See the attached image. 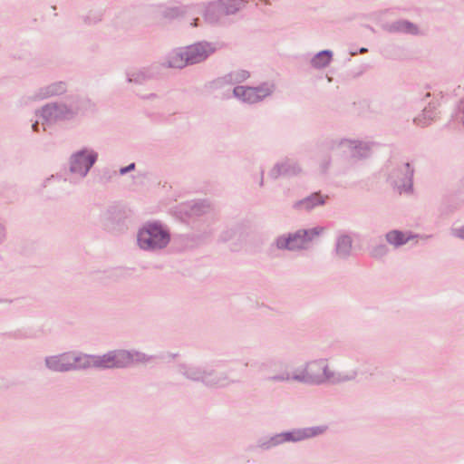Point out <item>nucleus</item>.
Segmentation results:
<instances>
[{"instance_id": "f03ea898", "label": "nucleus", "mask_w": 464, "mask_h": 464, "mask_svg": "<svg viewBox=\"0 0 464 464\" xmlns=\"http://www.w3.org/2000/svg\"><path fill=\"white\" fill-rule=\"evenodd\" d=\"M307 384L322 385L324 383L338 384L355 379L356 372H341L330 367L329 360L318 358L305 362Z\"/></svg>"}, {"instance_id": "0eeeda50", "label": "nucleus", "mask_w": 464, "mask_h": 464, "mask_svg": "<svg viewBox=\"0 0 464 464\" xmlns=\"http://www.w3.org/2000/svg\"><path fill=\"white\" fill-rule=\"evenodd\" d=\"M268 367L274 368V371L266 377V380L269 382H298L307 384L305 363L291 369L283 361H271L268 362Z\"/></svg>"}, {"instance_id": "4be33fe9", "label": "nucleus", "mask_w": 464, "mask_h": 464, "mask_svg": "<svg viewBox=\"0 0 464 464\" xmlns=\"http://www.w3.org/2000/svg\"><path fill=\"white\" fill-rule=\"evenodd\" d=\"M250 73L246 70H236L226 75L224 78L218 80L217 84L222 86L224 84H237L246 81Z\"/></svg>"}, {"instance_id": "2eb2a0df", "label": "nucleus", "mask_w": 464, "mask_h": 464, "mask_svg": "<svg viewBox=\"0 0 464 464\" xmlns=\"http://www.w3.org/2000/svg\"><path fill=\"white\" fill-rule=\"evenodd\" d=\"M68 372L82 371L94 368V354L82 352L68 351Z\"/></svg>"}, {"instance_id": "c85d7f7f", "label": "nucleus", "mask_w": 464, "mask_h": 464, "mask_svg": "<svg viewBox=\"0 0 464 464\" xmlns=\"http://www.w3.org/2000/svg\"><path fill=\"white\" fill-rule=\"evenodd\" d=\"M135 169V164H134V163H131V164H130V165H129V166H127V167L121 168V169H120V173H121V175H123V174H126L127 172H129V171H130V170H132V169Z\"/></svg>"}, {"instance_id": "20e7f679", "label": "nucleus", "mask_w": 464, "mask_h": 464, "mask_svg": "<svg viewBox=\"0 0 464 464\" xmlns=\"http://www.w3.org/2000/svg\"><path fill=\"white\" fill-rule=\"evenodd\" d=\"M149 361L148 355L138 351L112 350L103 354H94V368L119 369Z\"/></svg>"}, {"instance_id": "f8f14e48", "label": "nucleus", "mask_w": 464, "mask_h": 464, "mask_svg": "<svg viewBox=\"0 0 464 464\" xmlns=\"http://www.w3.org/2000/svg\"><path fill=\"white\" fill-rule=\"evenodd\" d=\"M246 5L245 0H220L209 4L205 12V18L214 23L222 15L233 14L242 9Z\"/></svg>"}, {"instance_id": "6e6552de", "label": "nucleus", "mask_w": 464, "mask_h": 464, "mask_svg": "<svg viewBox=\"0 0 464 464\" xmlns=\"http://www.w3.org/2000/svg\"><path fill=\"white\" fill-rule=\"evenodd\" d=\"M323 227H314L311 229H302L295 233L284 234L277 237L274 241V246L280 250L297 251L305 249L308 244L322 232Z\"/></svg>"}, {"instance_id": "9d476101", "label": "nucleus", "mask_w": 464, "mask_h": 464, "mask_svg": "<svg viewBox=\"0 0 464 464\" xmlns=\"http://www.w3.org/2000/svg\"><path fill=\"white\" fill-rule=\"evenodd\" d=\"M98 159V154L92 149H82L72 154L69 161L70 172L80 178H84Z\"/></svg>"}, {"instance_id": "dca6fc26", "label": "nucleus", "mask_w": 464, "mask_h": 464, "mask_svg": "<svg viewBox=\"0 0 464 464\" xmlns=\"http://www.w3.org/2000/svg\"><path fill=\"white\" fill-rule=\"evenodd\" d=\"M44 368L51 372H69L68 351L49 354L44 358Z\"/></svg>"}, {"instance_id": "6ab92c4d", "label": "nucleus", "mask_w": 464, "mask_h": 464, "mask_svg": "<svg viewBox=\"0 0 464 464\" xmlns=\"http://www.w3.org/2000/svg\"><path fill=\"white\" fill-rule=\"evenodd\" d=\"M416 237L411 232H402L396 229L389 231L385 235L386 241L394 247H400Z\"/></svg>"}, {"instance_id": "1a4fd4ad", "label": "nucleus", "mask_w": 464, "mask_h": 464, "mask_svg": "<svg viewBox=\"0 0 464 464\" xmlns=\"http://www.w3.org/2000/svg\"><path fill=\"white\" fill-rule=\"evenodd\" d=\"M78 111L79 107L72 102H53L43 106L38 112L44 125L70 120L74 117Z\"/></svg>"}, {"instance_id": "cd10ccee", "label": "nucleus", "mask_w": 464, "mask_h": 464, "mask_svg": "<svg viewBox=\"0 0 464 464\" xmlns=\"http://www.w3.org/2000/svg\"><path fill=\"white\" fill-rule=\"evenodd\" d=\"M452 235L460 239H464V227H455L452 229Z\"/></svg>"}, {"instance_id": "ddd939ff", "label": "nucleus", "mask_w": 464, "mask_h": 464, "mask_svg": "<svg viewBox=\"0 0 464 464\" xmlns=\"http://www.w3.org/2000/svg\"><path fill=\"white\" fill-rule=\"evenodd\" d=\"M413 169L409 162L401 163L389 174V180L400 193L410 191L412 186Z\"/></svg>"}, {"instance_id": "9b49d317", "label": "nucleus", "mask_w": 464, "mask_h": 464, "mask_svg": "<svg viewBox=\"0 0 464 464\" xmlns=\"http://www.w3.org/2000/svg\"><path fill=\"white\" fill-rule=\"evenodd\" d=\"M275 88L273 82H264L257 87L236 86L233 89V95L244 102L252 104L270 96Z\"/></svg>"}, {"instance_id": "5701e85b", "label": "nucleus", "mask_w": 464, "mask_h": 464, "mask_svg": "<svg viewBox=\"0 0 464 464\" xmlns=\"http://www.w3.org/2000/svg\"><path fill=\"white\" fill-rule=\"evenodd\" d=\"M333 53L329 50H324L316 53L311 60L313 67L320 69L326 67L332 61Z\"/></svg>"}, {"instance_id": "4468645a", "label": "nucleus", "mask_w": 464, "mask_h": 464, "mask_svg": "<svg viewBox=\"0 0 464 464\" xmlns=\"http://www.w3.org/2000/svg\"><path fill=\"white\" fill-rule=\"evenodd\" d=\"M332 150H339L342 152H349L353 157H365L369 153L371 147L368 142L356 140L340 139L333 140Z\"/></svg>"}, {"instance_id": "aec40b11", "label": "nucleus", "mask_w": 464, "mask_h": 464, "mask_svg": "<svg viewBox=\"0 0 464 464\" xmlns=\"http://www.w3.org/2000/svg\"><path fill=\"white\" fill-rule=\"evenodd\" d=\"M65 83L63 82H58L41 88L39 92L32 97V99H46L51 96L63 94L65 92ZM28 99H31V97H28Z\"/></svg>"}, {"instance_id": "7c9ffc66", "label": "nucleus", "mask_w": 464, "mask_h": 464, "mask_svg": "<svg viewBox=\"0 0 464 464\" xmlns=\"http://www.w3.org/2000/svg\"><path fill=\"white\" fill-rule=\"evenodd\" d=\"M38 121H35L33 125H32V129L34 130V131H39L38 130Z\"/></svg>"}, {"instance_id": "b1692460", "label": "nucleus", "mask_w": 464, "mask_h": 464, "mask_svg": "<svg viewBox=\"0 0 464 464\" xmlns=\"http://www.w3.org/2000/svg\"><path fill=\"white\" fill-rule=\"evenodd\" d=\"M392 30L410 34H417L419 33L418 27L414 24L404 20L393 23Z\"/></svg>"}, {"instance_id": "72a5a7b5", "label": "nucleus", "mask_w": 464, "mask_h": 464, "mask_svg": "<svg viewBox=\"0 0 464 464\" xmlns=\"http://www.w3.org/2000/svg\"><path fill=\"white\" fill-rule=\"evenodd\" d=\"M178 14H179L178 13H175V14H172L171 15L175 16V15H178Z\"/></svg>"}, {"instance_id": "412c9836", "label": "nucleus", "mask_w": 464, "mask_h": 464, "mask_svg": "<svg viewBox=\"0 0 464 464\" xmlns=\"http://www.w3.org/2000/svg\"><path fill=\"white\" fill-rule=\"evenodd\" d=\"M324 201L325 198L322 195L314 193L295 202V208L299 210L309 211L317 206L324 205Z\"/></svg>"}, {"instance_id": "a878e982", "label": "nucleus", "mask_w": 464, "mask_h": 464, "mask_svg": "<svg viewBox=\"0 0 464 464\" xmlns=\"http://www.w3.org/2000/svg\"><path fill=\"white\" fill-rule=\"evenodd\" d=\"M150 74L146 70H138L128 73V82L134 83H141L146 79L150 78Z\"/></svg>"}, {"instance_id": "473e14b6", "label": "nucleus", "mask_w": 464, "mask_h": 464, "mask_svg": "<svg viewBox=\"0 0 464 464\" xmlns=\"http://www.w3.org/2000/svg\"><path fill=\"white\" fill-rule=\"evenodd\" d=\"M430 92H427V93L425 94V97H430Z\"/></svg>"}, {"instance_id": "c756f323", "label": "nucleus", "mask_w": 464, "mask_h": 464, "mask_svg": "<svg viewBox=\"0 0 464 464\" xmlns=\"http://www.w3.org/2000/svg\"><path fill=\"white\" fill-rule=\"evenodd\" d=\"M5 228L4 225L0 222V244L3 243L5 239Z\"/></svg>"}, {"instance_id": "39448f33", "label": "nucleus", "mask_w": 464, "mask_h": 464, "mask_svg": "<svg viewBox=\"0 0 464 464\" xmlns=\"http://www.w3.org/2000/svg\"><path fill=\"white\" fill-rule=\"evenodd\" d=\"M179 372L187 379L201 382L211 388L227 387L235 382L227 372H217L207 370L193 363H183L179 366Z\"/></svg>"}, {"instance_id": "bb28decb", "label": "nucleus", "mask_w": 464, "mask_h": 464, "mask_svg": "<svg viewBox=\"0 0 464 464\" xmlns=\"http://www.w3.org/2000/svg\"><path fill=\"white\" fill-rule=\"evenodd\" d=\"M370 254L374 258H381L387 254V247L384 245L375 246L371 249Z\"/></svg>"}, {"instance_id": "f3484780", "label": "nucleus", "mask_w": 464, "mask_h": 464, "mask_svg": "<svg viewBox=\"0 0 464 464\" xmlns=\"http://www.w3.org/2000/svg\"><path fill=\"white\" fill-rule=\"evenodd\" d=\"M353 253V239L349 235L342 234L337 237L334 254L339 259L346 260Z\"/></svg>"}, {"instance_id": "a211bd4d", "label": "nucleus", "mask_w": 464, "mask_h": 464, "mask_svg": "<svg viewBox=\"0 0 464 464\" xmlns=\"http://www.w3.org/2000/svg\"><path fill=\"white\" fill-rule=\"evenodd\" d=\"M301 172V168L299 165L290 160H286L281 163L276 164L272 170L270 171V175L274 178H277L279 176H295Z\"/></svg>"}, {"instance_id": "393cba45", "label": "nucleus", "mask_w": 464, "mask_h": 464, "mask_svg": "<svg viewBox=\"0 0 464 464\" xmlns=\"http://www.w3.org/2000/svg\"><path fill=\"white\" fill-rule=\"evenodd\" d=\"M437 116L434 107H426L422 114L414 119V122L419 126H426L432 121Z\"/></svg>"}, {"instance_id": "2f4dec72", "label": "nucleus", "mask_w": 464, "mask_h": 464, "mask_svg": "<svg viewBox=\"0 0 464 464\" xmlns=\"http://www.w3.org/2000/svg\"><path fill=\"white\" fill-rule=\"evenodd\" d=\"M365 52H367V49H366V48H361L360 53H365Z\"/></svg>"}, {"instance_id": "7ed1b4c3", "label": "nucleus", "mask_w": 464, "mask_h": 464, "mask_svg": "<svg viewBox=\"0 0 464 464\" xmlns=\"http://www.w3.org/2000/svg\"><path fill=\"white\" fill-rule=\"evenodd\" d=\"M170 239L169 228L160 222L145 223L136 235L138 247L150 253H158L165 249L170 243Z\"/></svg>"}, {"instance_id": "f257e3e1", "label": "nucleus", "mask_w": 464, "mask_h": 464, "mask_svg": "<svg viewBox=\"0 0 464 464\" xmlns=\"http://www.w3.org/2000/svg\"><path fill=\"white\" fill-rule=\"evenodd\" d=\"M216 50L214 44L198 42L169 52L165 58V64L169 68L182 69L205 61Z\"/></svg>"}, {"instance_id": "423d86ee", "label": "nucleus", "mask_w": 464, "mask_h": 464, "mask_svg": "<svg viewBox=\"0 0 464 464\" xmlns=\"http://www.w3.org/2000/svg\"><path fill=\"white\" fill-rule=\"evenodd\" d=\"M326 430L327 426L325 425L294 429L268 438L261 439L257 442V447L262 450H269L285 442H298L319 436L324 434Z\"/></svg>"}]
</instances>
